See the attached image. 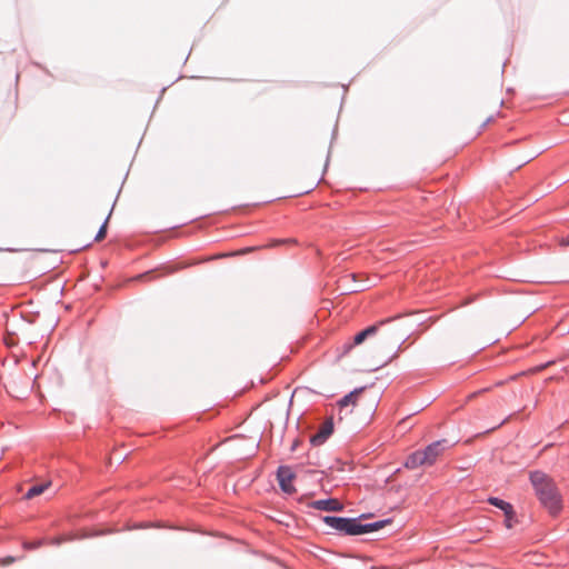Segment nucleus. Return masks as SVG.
Masks as SVG:
<instances>
[{"instance_id":"1","label":"nucleus","mask_w":569,"mask_h":569,"mask_svg":"<svg viewBox=\"0 0 569 569\" xmlns=\"http://www.w3.org/2000/svg\"><path fill=\"white\" fill-rule=\"evenodd\" d=\"M410 327L403 326V316L399 315L383 319L358 332L353 338V342L355 345H360L366 340V338L380 333L383 339H389L395 343H400L406 339Z\"/></svg>"},{"instance_id":"2","label":"nucleus","mask_w":569,"mask_h":569,"mask_svg":"<svg viewBox=\"0 0 569 569\" xmlns=\"http://www.w3.org/2000/svg\"><path fill=\"white\" fill-rule=\"evenodd\" d=\"M530 480L541 505L551 515H557L562 508V502L555 483L541 471L531 472Z\"/></svg>"},{"instance_id":"3","label":"nucleus","mask_w":569,"mask_h":569,"mask_svg":"<svg viewBox=\"0 0 569 569\" xmlns=\"http://www.w3.org/2000/svg\"><path fill=\"white\" fill-rule=\"evenodd\" d=\"M323 521L331 529L348 536H359L373 532L383 527L385 521H376L362 523L359 518H345L336 516H327Z\"/></svg>"},{"instance_id":"4","label":"nucleus","mask_w":569,"mask_h":569,"mask_svg":"<svg viewBox=\"0 0 569 569\" xmlns=\"http://www.w3.org/2000/svg\"><path fill=\"white\" fill-rule=\"evenodd\" d=\"M445 441H435L423 450L411 453L406 460V467L415 469L421 466H431L443 451Z\"/></svg>"},{"instance_id":"5","label":"nucleus","mask_w":569,"mask_h":569,"mask_svg":"<svg viewBox=\"0 0 569 569\" xmlns=\"http://www.w3.org/2000/svg\"><path fill=\"white\" fill-rule=\"evenodd\" d=\"M277 479L281 490L286 493H293L296 488L292 485L295 473L288 466H280L277 470Z\"/></svg>"},{"instance_id":"6","label":"nucleus","mask_w":569,"mask_h":569,"mask_svg":"<svg viewBox=\"0 0 569 569\" xmlns=\"http://www.w3.org/2000/svg\"><path fill=\"white\" fill-rule=\"evenodd\" d=\"M310 507L321 511H341L343 509L342 503L335 498L315 500Z\"/></svg>"},{"instance_id":"7","label":"nucleus","mask_w":569,"mask_h":569,"mask_svg":"<svg viewBox=\"0 0 569 569\" xmlns=\"http://www.w3.org/2000/svg\"><path fill=\"white\" fill-rule=\"evenodd\" d=\"M333 431V425L330 420L326 421L319 429L317 433H315L310 441L313 446H321L327 441V439L331 436Z\"/></svg>"},{"instance_id":"8","label":"nucleus","mask_w":569,"mask_h":569,"mask_svg":"<svg viewBox=\"0 0 569 569\" xmlns=\"http://www.w3.org/2000/svg\"><path fill=\"white\" fill-rule=\"evenodd\" d=\"M488 502L490 505L501 509L505 512L506 517H511L513 515V508H512L511 503H509L502 499H499L497 497H490L488 499Z\"/></svg>"},{"instance_id":"9","label":"nucleus","mask_w":569,"mask_h":569,"mask_svg":"<svg viewBox=\"0 0 569 569\" xmlns=\"http://www.w3.org/2000/svg\"><path fill=\"white\" fill-rule=\"evenodd\" d=\"M50 487V482L39 483L31 486L24 495V498L30 500L40 496Z\"/></svg>"},{"instance_id":"10","label":"nucleus","mask_w":569,"mask_h":569,"mask_svg":"<svg viewBox=\"0 0 569 569\" xmlns=\"http://www.w3.org/2000/svg\"><path fill=\"white\" fill-rule=\"evenodd\" d=\"M358 393H359V391L355 390V391L350 392L349 395L345 396L343 398H341L338 402L339 407L342 409L350 405L353 406L356 402V398L358 397Z\"/></svg>"},{"instance_id":"11","label":"nucleus","mask_w":569,"mask_h":569,"mask_svg":"<svg viewBox=\"0 0 569 569\" xmlns=\"http://www.w3.org/2000/svg\"><path fill=\"white\" fill-rule=\"evenodd\" d=\"M107 222H108V219H106V221L103 222V224L100 227L98 233L96 234V241H100L104 238L106 236V232H107Z\"/></svg>"},{"instance_id":"12","label":"nucleus","mask_w":569,"mask_h":569,"mask_svg":"<svg viewBox=\"0 0 569 569\" xmlns=\"http://www.w3.org/2000/svg\"><path fill=\"white\" fill-rule=\"evenodd\" d=\"M512 518H513V515L511 517H506L505 523H506L507 528L512 527Z\"/></svg>"},{"instance_id":"13","label":"nucleus","mask_w":569,"mask_h":569,"mask_svg":"<svg viewBox=\"0 0 569 569\" xmlns=\"http://www.w3.org/2000/svg\"><path fill=\"white\" fill-rule=\"evenodd\" d=\"M40 545H41V541H38V542H34V543H26L24 547L33 549V548H37Z\"/></svg>"},{"instance_id":"14","label":"nucleus","mask_w":569,"mask_h":569,"mask_svg":"<svg viewBox=\"0 0 569 569\" xmlns=\"http://www.w3.org/2000/svg\"><path fill=\"white\" fill-rule=\"evenodd\" d=\"M562 243H563V244H569V241H567V242H562Z\"/></svg>"}]
</instances>
